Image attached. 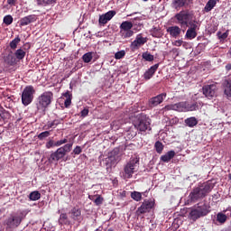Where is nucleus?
Masks as SVG:
<instances>
[{"instance_id": "obj_1", "label": "nucleus", "mask_w": 231, "mask_h": 231, "mask_svg": "<svg viewBox=\"0 0 231 231\" xmlns=\"http://www.w3.org/2000/svg\"><path fill=\"white\" fill-rule=\"evenodd\" d=\"M175 18L177 19L179 24H180L181 26L189 25L185 33V38L189 39V41L197 38V30H199V26L198 25L199 23L197 19H193L194 14H191V12H189V10H181L180 12H179V14H175Z\"/></svg>"}, {"instance_id": "obj_2", "label": "nucleus", "mask_w": 231, "mask_h": 231, "mask_svg": "<svg viewBox=\"0 0 231 231\" xmlns=\"http://www.w3.org/2000/svg\"><path fill=\"white\" fill-rule=\"evenodd\" d=\"M214 188L215 184L210 180L202 182L199 184L197 188L192 189L189 195V198L192 202L200 201V199L208 197V193H210Z\"/></svg>"}, {"instance_id": "obj_3", "label": "nucleus", "mask_w": 231, "mask_h": 231, "mask_svg": "<svg viewBox=\"0 0 231 231\" xmlns=\"http://www.w3.org/2000/svg\"><path fill=\"white\" fill-rule=\"evenodd\" d=\"M140 167V157L136 155L132 156L128 162L124 165L121 175L123 179H133L134 174L138 172Z\"/></svg>"}, {"instance_id": "obj_4", "label": "nucleus", "mask_w": 231, "mask_h": 231, "mask_svg": "<svg viewBox=\"0 0 231 231\" xmlns=\"http://www.w3.org/2000/svg\"><path fill=\"white\" fill-rule=\"evenodd\" d=\"M210 211L211 207L208 204H206V202H199V204L191 209L189 217L192 221H197L199 217L208 215Z\"/></svg>"}, {"instance_id": "obj_5", "label": "nucleus", "mask_w": 231, "mask_h": 231, "mask_svg": "<svg viewBox=\"0 0 231 231\" xmlns=\"http://www.w3.org/2000/svg\"><path fill=\"white\" fill-rule=\"evenodd\" d=\"M53 94L52 92H43L37 98L36 107L38 110L44 111L52 103Z\"/></svg>"}, {"instance_id": "obj_6", "label": "nucleus", "mask_w": 231, "mask_h": 231, "mask_svg": "<svg viewBox=\"0 0 231 231\" xmlns=\"http://www.w3.org/2000/svg\"><path fill=\"white\" fill-rule=\"evenodd\" d=\"M73 143H67L64 144V146H60V148H58V150L55 151V152H52L50 155L49 162H59V160L63 159L67 152H69L72 150Z\"/></svg>"}, {"instance_id": "obj_7", "label": "nucleus", "mask_w": 231, "mask_h": 231, "mask_svg": "<svg viewBox=\"0 0 231 231\" xmlns=\"http://www.w3.org/2000/svg\"><path fill=\"white\" fill-rule=\"evenodd\" d=\"M35 94V88L33 86H26L22 93V102L23 106H29L32 103Z\"/></svg>"}, {"instance_id": "obj_8", "label": "nucleus", "mask_w": 231, "mask_h": 231, "mask_svg": "<svg viewBox=\"0 0 231 231\" xmlns=\"http://www.w3.org/2000/svg\"><path fill=\"white\" fill-rule=\"evenodd\" d=\"M120 151L118 148H115L110 152L108 156L105 159V164L106 169L112 168V166L116 165L120 162Z\"/></svg>"}, {"instance_id": "obj_9", "label": "nucleus", "mask_w": 231, "mask_h": 231, "mask_svg": "<svg viewBox=\"0 0 231 231\" xmlns=\"http://www.w3.org/2000/svg\"><path fill=\"white\" fill-rule=\"evenodd\" d=\"M155 207V200L152 199H144L140 207H138L136 210L137 216L144 215L145 213H149Z\"/></svg>"}, {"instance_id": "obj_10", "label": "nucleus", "mask_w": 231, "mask_h": 231, "mask_svg": "<svg viewBox=\"0 0 231 231\" xmlns=\"http://www.w3.org/2000/svg\"><path fill=\"white\" fill-rule=\"evenodd\" d=\"M135 127L139 132H146L147 130H151V119L147 117L146 115H142L138 121L135 124Z\"/></svg>"}, {"instance_id": "obj_11", "label": "nucleus", "mask_w": 231, "mask_h": 231, "mask_svg": "<svg viewBox=\"0 0 231 231\" xmlns=\"http://www.w3.org/2000/svg\"><path fill=\"white\" fill-rule=\"evenodd\" d=\"M133 27L134 23L131 21H124L120 24V33H122L123 38H131L133 36Z\"/></svg>"}, {"instance_id": "obj_12", "label": "nucleus", "mask_w": 231, "mask_h": 231, "mask_svg": "<svg viewBox=\"0 0 231 231\" xmlns=\"http://www.w3.org/2000/svg\"><path fill=\"white\" fill-rule=\"evenodd\" d=\"M22 221H23L22 216L11 215L5 220V225H6L7 228H17L19 226V225H21Z\"/></svg>"}, {"instance_id": "obj_13", "label": "nucleus", "mask_w": 231, "mask_h": 231, "mask_svg": "<svg viewBox=\"0 0 231 231\" xmlns=\"http://www.w3.org/2000/svg\"><path fill=\"white\" fill-rule=\"evenodd\" d=\"M162 110L165 112H169L170 110H174L175 112H186V101H181L175 104H168V106L162 107Z\"/></svg>"}, {"instance_id": "obj_14", "label": "nucleus", "mask_w": 231, "mask_h": 231, "mask_svg": "<svg viewBox=\"0 0 231 231\" xmlns=\"http://www.w3.org/2000/svg\"><path fill=\"white\" fill-rule=\"evenodd\" d=\"M202 90L203 94L207 98H214L217 91V84H206L205 86H203Z\"/></svg>"}, {"instance_id": "obj_15", "label": "nucleus", "mask_w": 231, "mask_h": 231, "mask_svg": "<svg viewBox=\"0 0 231 231\" xmlns=\"http://www.w3.org/2000/svg\"><path fill=\"white\" fill-rule=\"evenodd\" d=\"M166 97V93L159 94L156 95V97H150V99L148 100V106L151 108L157 107L160 104L163 103Z\"/></svg>"}, {"instance_id": "obj_16", "label": "nucleus", "mask_w": 231, "mask_h": 231, "mask_svg": "<svg viewBox=\"0 0 231 231\" xmlns=\"http://www.w3.org/2000/svg\"><path fill=\"white\" fill-rule=\"evenodd\" d=\"M115 14H116V10H109L106 14H100L99 16V25L107 24L108 21L114 18Z\"/></svg>"}, {"instance_id": "obj_17", "label": "nucleus", "mask_w": 231, "mask_h": 231, "mask_svg": "<svg viewBox=\"0 0 231 231\" xmlns=\"http://www.w3.org/2000/svg\"><path fill=\"white\" fill-rule=\"evenodd\" d=\"M70 217L73 219V221H77L79 223L83 221L82 217V210L79 208V207H73L71 210L69 211Z\"/></svg>"}, {"instance_id": "obj_18", "label": "nucleus", "mask_w": 231, "mask_h": 231, "mask_svg": "<svg viewBox=\"0 0 231 231\" xmlns=\"http://www.w3.org/2000/svg\"><path fill=\"white\" fill-rule=\"evenodd\" d=\"M37 19V14H28L27 16L20 19V26L24 27L25 25L32 24V23H35Z\"/></svg>"}, {"instance_id": "obj_19", "label": "nucleus", "mask_w": 231, "mask_h": 231, "mask_svg": "<svg viewBox=\"0 0 231 231\" xmlns=\"http://www.w3.org/2000/svg\"><path fill=\"white\" fill-rule=\"evenodd\" d=\"M147 41V37H143L142 34H138L135 38V41L132 42L131 47L134 49L142 47V45H144Z\"/></svg>"}, {"instance_id": "obj_20", "label": "nucleus", "mask_w": 231, "mask_h": 231, "mask_svg": "<svg viewBox=\"0 0 231 231\" xmlns=\"http://www.w3.org/2000/svg\"><path fill=\"white\" fill-rule=\"evenodd\" d=\"M158 68H159V63H156L155 65L151 66L150 69L145 70L143 75L144 79L150 80V79H152L155 74V72L158 70Z\"/></svg>"}, {"instance_id": "obj_21", "label": "nucleus", "mask_w": 231, "mask_h": 231, "mask_svg": "<svg viewBox=\"0 0 231 231\" xmlns=\"http://www.w3.org/2000/svg\"><path fill=\"white\" fill-rule=\"evenodd\" d=\"M167 32L172 38H178L180 35L181 28L178 27V25H174L172 27H168Z\"/></svg>"}, {"instance_id": "obj_22", "label": "nucleus", "mask_w": 231, "mask_h": 231, "mask_svg": "<svg viewBox=\"0 0 231 231\" xmlns=\"http://www.w3.org/2000/svg\"><path fill=\"white\" fill-rule=\"evenodd\" d=\"M175 155H176L175 151L171 150V151H168L166 154L162 155L161 160L165 163H168L171 160L174 159Z\"/></svg>"}, {"instance_id": "obj_23", "label": "nucleus", "mask_w": 231, "mask_h": 231, "mask_svg": "<svg viewBox=\"0 0 231 231\" xmlns=\"http://www.w3.org/2000/svg\"><path fill=\"white\" fill-rule=\"evenodd\" d=\"M184 123L186 124L187 127L193 128V127H196L198 125L199 121H198L197 117L191 116V117H187L184 120Z\"/></svg>"}, {"instance_id": "obj_24", "label": "nucleus", "mask_w": 231, "mask_h": 231, "mask_svg": "<svg viewBox=\"0 0 231 231\" xmlns=\"http://www.w3.org/2000/svg\"><path fill=\"white\" fill-rule=\"evenodd\" d=\"M217 36L220 43H225L229 36V30L225 32H217Z\"/></svg>"}, {"instance_id": "obj_25", "label": "nucleus", "mask_w": 231, "mask_h": 231, "mask_svg": "<svg viewBox=\"0 0 231 231\" xmlns=\"http://www.w3.org/2000/svg\"><path fill=\"white\" fill-rule=\"evenodd\" d=\"M63 98H65L64 100V106L65 107H69V106H71V101H72V94H70L69 90H67V92H65V94L62 95Z\"/></svg>"}, {"instance_id": "obj_26", "label": "nucleus", "mask_w": 231, "mask_h": 231, "mask_svg": "<svg viewBox=\"0 0 231 231\" xmlns=\"http://www.w3.org/2000/svg\"><path fill=\"white\" fill-rule=\"evenodd\" d=\"M199 106L198 103L189 104L185 101V112H194L199 110Z\"/></svg>"}, {"instance_id": "obj_27", "label": "nucleus", "mask_w": 231, "mask_h": 231, "mask_svg": "<svg viewBox=\"0 0 231 231\" xmlns=\"http://www.w3.org/2000/svg\"><path fill=\"white\" fill-rule=\"evenodd\" d=\"M187 3V0H172V7L176 10H180L183 5H185Z\"/></svg>"}, {"instance_id": "obj_28", "label": "nucleus", "mask_w": 231, "mask_h": 231, "mask_svg": "<svg viewBox=\"0 0 231 231\" xmlns=\"http://www.w3.org/2000/svg\"><path fill=\"white\" fill-rule=\"evenodd\" d=\"M5 62L8 66H14L16 65V58L13 54H8L5 57Z\"/></svg>"}, {"instance_id": "obj_29", "label": "nucleus", "mask_w": 231, "mask_h": 231, "mask_svg": "<svg viewBox=\"0 0 231 231\" xmlns=\"http://www.w3.org/2000/svg\"><path fill=\"white\" fill-rule=\"evenodd\" d=\"M25 56H26V51L22 50V48H19V50H16L14 51L15 61H16V59L18 60H23Z\"/></svg>"}, {"instance_id": "obj_30", "label": "nucleus", "mask_w": 231, "mask_h": 231, "mask_svg": "<svg viewBox=\"0 0 231 231\" xmlns=\"http://www.w3.org/2000/svg\"><path fill=\"white\" fill-rule=\"evenodd\" d=\"M215 5H217V0H208L204 7L205 12H211Z\"/></svg>"}, {"instance_id": "obj_31", "label": "nucleus", "mask_w": 231, "mask_h": 231, "mask_svg": "<svg viewBox=\"0 0 231 231\" xmlns=\"http://www.w3.org/2000/svg\"><path fill=\"white\" fill-rule=\"evenodd\" d=\"M131 198L134 201H142L143 199V193L141 191H131Z\"/></svg>"}, {"instance_id": "obj_32", "label": "nucleus", "mask_w": 231, "mask_h": 231, "mask_svg": "<svg viewBox=\"0 0 231 231\" xmlns=\"http://www.w3.org/2000/svg\"><path fill=\"white\" fill-rule=\"evenodd\" d=\"M59 124H60V119H54L52 122H47L44 127L46 130H50V128H56Z\"/></svg>"}, {"instance_id": "obj_33", "label": "nucleus", "mask_w": 231, "mask_h": 231, "mask_svg": "<svg viewBox=\"0 0 231 231\" xmlns=\"http://www.w3.org/2000/svg\"><path fill=\"white\" fill-rule=\"evenodd\" d=\"M38 5H51L57 3V0H35Z\"/></svg>"}, {"instance_id": "obj_34", "label": "nucleus", "mask_w": 231, "mask_h": 231, "mask_svg": "<svg viewBox=\"0 0 231 231\" xmlns=\"http://www.w3.org/2000/svg\"><path fill=\"white\" fill-rule=\"evenodd\" d=\"M217 221L219 224H225L227 221V216L225 213L219 212L217 214Z\"/></svg>"}, {"instance_id": "obj_35", "label": "nucleus", "mask_w": 231, "mask_h": 231, "mask_svg": "<svg viewBox=\"0 0 231 231\" xmlns=\"http://www.w3.org/2000/svg\"><path fill=\"white\" fill-rule=\"evenodd\" d=\"M42 195L40 191H31V193L29 194L31 201H38V199H40Z\"/></svg>"}, {"instance_id": "obj_36", "label": "nucleus", "mask_w": 231, "mask_h": 231, "mask_svg": "<svg viewBox=\"0 0 231 231\" xmlns=\"http://www.w3.org/2000/svg\"><path fill=\"white\" fill-rule=\"evenodd\" d=\"M10 118H11L10 112H7L6 110H3L2 112H0V121L6 122Z\"/></svg>"}, {"instance_id": "obj_37", "label": "nucleus", "mask_w": 231, "mask_h": 231, "mask_svg": "<svg viewBox=\"0 0 231 231\" xmlns=\"http://www.w3.org/2000/svg\"><path fill=\"white\" fill-rule=\"evenodd\" d=\"M224 94L226 95L227 98H231V81L226 82L224 88Z\"/></svg>"}, {"instance_id": "obj_38", "label": "nucleus", "mask_w": 231, "mask_h": 231, "mask_svg": "<svg viewBox=\"0 0 231 231\" xmlns=\"http://www.w3.org/2000/svg\"><path fill=\"white\" fill-rule=\"evenodd\" d=\"M19 42H21V37H14L12 42H10L9 45L12 50H15L18 47Z\"/></svg>"}, {"instance_id": "obj_39", "label": "nucleus", "mask_w": 231, "mask_h": 231, "mask_svg": "<svg viewBox=\"0 0 231 231\" xmlns=\"http://www.w3.org/2000/svg\"><path fill=\"white\" fill-rule=\"evenodd\" d=\"M69 216L67 213H61L59 219V224L67 225L68 224Z\"/></svg>"}, {"instance_id": "obj_40", "label": "nucleus", "mask_w": 231, "mask_h": 231, "mask_svg": "<svg viewBox=\"0 0 231 231\" xmlns=\"http://www.w3.org/2000/svg\"><path fill=\"white\" fill-rule=\"evenodd\" d=\"M3 23L5 24V25H11L13 24L14 23V18L11 14H6L5 16V18L3 19Z\"/></svg>"}, {"instance_id": "obj_41", "label": "nucleus", "mask_w": 231, "mask_h": 231, "mask_svg": "<svg viewBox=\"0 0 231 231\" xmlns=\"http://www.w3.org/2000/svg\"><path fill=\"white\" fill-rule=\"evenodd\" d=\"M82 59L85 63H89V61H91L93 59V52H86V54L83 55Z\"/></svg>"}, {"instance_id": "obj_42", "label": "nucleus", "mask_w": 231, "mask_h": 231, "mask_svg": "<svg viewBox=\"0 0 231 231\" xmlns=\"http://www.w3.org/2000/svg\"><path fill=\"white\" fill-rule=\"evenodd\" d=\"M163 143H162V142L157 141L155 142V150L159 154H162V151H163Z\"/></svg>"}, {"instance_id": "obj_43", "label": "nucleus", "mask_w": 231, "mask_h": 231, "mask_svg": "<svg viewBox=\"0 0 231 231\" xmlns=\"http://www.w3.org/2000/svg\"><path fill=\"white\" fill-rule=\"evenodd\" d=\"M143 59H144V60L146 61H153L154 56H152V54H151L150 52H143Z\"/></svg>"}, {"instance_id": "obj_44", "label": "nucleus", "mask_w": 231, "mask_h": 231, "mask_svg": "<svg viewBox=\"0 0 231 231\" xmlns=\"http://www.w3.org/2000/svg\"><path fill=\"white\" fill-rule=\"evenodd\" d=\"M125 56V50L117 51V52L115 53V59H116L117 60H119L120 59H124Z\"/></svg>"}, {"instance_id": "obj_45", "label": "nucleus", "mask_w": 231, "mask_h": 231, "mask_svg": "<svg viewBox=\"0 0 231 231\" xmlns=\"http://www.w3.org/2000/svg\"><path fill=\"white\" fill-rule=\"evenodd\" d=\"M51 134L50 131H43L42 133H40L38 135V139L40 141H43V139H46V137H49Z\"/></svg>"}, {"instance_id": "obj_46", "label": "nucleus", "mask_w": 231, "mask_h": 231, "mask_svg": "<svg viewBox=\"0 0 231 231\" xmlns=\"http://www.w3.org/2000/svg\"><path fill=\"white\" fill-rule=\"evenodd\" d=\"M81 152H82V148H81V146L77 145V146L74 148L72 154L79 155V154H81Z\"/></svg>"}, {"instance_id": "obj_47", "label": "nucleus", "mask_w": 231, "mask_h": 231, "mask_svg": "<svg viewBox=\"0 0 231 231\" xmlns=\"http://www.w3.org/2000/svg\"><path fill=\"white\" fill-rule=\"evenodd\" d=\"M94 201L96 206H100L101 204H103L104 199L102 197H100V195H98Z\"/></svg>"}, {"instance_id": "obj_48", "label": "nucleus", "mask_w": 231, "mask_h": 231, "mask_svg": "<svg viewBox=\"0 0 231 231\" xmlns=\"http://www.w3.org/2000/svg\"><path fill=\"white\" fill-rule=\"evenodd\" d=\"M68 139H61L60 141L55 142V146H61L64 145V143L68 144Z\"/></svg>"}, {"instance_id": "obj_49", "label": "nucleus", "mask_w": 231, "mask_h": 231, "mask_svg": "<svg viewBox=\"0 0 231 231\" xmlns=\"http://www.w3.org/2000/svg\"><path fill=\"white\" fill-rule=\"evenodd\" d=\"M88 113H89L88 108H84L83 110H81V116L83 118H86V116H88Z\"/></svg>"}, {"instance_id": "obj_50", "label": "nucleus", "mask_w": 231, "mask_h": 231, "mask_svg": "<svg viewBox=\"0 0 231 231\" xmlns=\"http://www.w3.org/2000/svg\"><path fill=\"white\" fill-rule=\"evenodd\" d=\"M52 146H56L54 141L51 140V141L47 142L46 148L50 149V148H52Z\"/></svg>"}, {"instance_id": "obj_51", "label": "nucleus", "mask_w": 231, "mask_h": 231, "mask_svg": "<svg viewBox=\"0 0 231 231\" xmlns=\"http://www.w3.org/2000/svg\"><path fill=\"white\" fill-rule=\"evenodd\" d=\"M182 43H183V41L181 40L172 42V45H174L175 47H181Z\"/></svg>"}, {"instance_id": "obj_52", "label": "nucleus", "mask_w": 231, "mask_h": 231, "mask_svg": "<svg viewBox=\"0 0 231 231\" xmlns=\"http://www.w3.org/2000/svg\"><path fill=\"white\" fill-rule=\"evenodd\" d=\"M18 0H7V5H15Z\"/></svg>"}, {"instance_id": "obj_53", "label": "nucleus", "mask_w": 231, "mask_h": 231, "mask_svg": "<svg viewBox=\"0 0 231 231\" xmlns=\"http://www.w3.org/2000/svg\"><path fill=\"white\" fill-rule=\"evenodd\" d=\"M225 213H226V217H231V207H228V208L225 210Z\"/></svg>"}, {"instance_id": "obj_54", "label": "nucleus", "mask_w": 231, "mask_h": 231, "mask_svg": "<svg viewBox=\"0 0 231 231\" xmlns=\"http://www.w3.org/2000/svg\"><path fill=\"white\" fill-rule=\"evenodd\" d=\"M217 25H213V27H211V32L212 33H215L216 32H217Z\"/></svg>"}, {"instance_id": "obj_55", "label": "nucleus", "mask_w": 231, "mask_h": 231, "mask_svg": "<svg viewBox=\"0 0 231 231\" xmlns=\"http://www.w3.org/2000/svg\"><path fill=\"white\" fill-rule=\"evenodd\" d=\"M226 71H231V63L226 65Z\"/></svg>"}, {"instance_id": "obj_56", "label": "nucleus", "mask_w": 231, "mask_h": 231, "mask_svg": "<svg viewBox=\"0 0 231 231\" xmlns=\"http://www.w3.org/2000/svg\"><path fill=\"white\" fill-rule=\"evenodd\" d=\"M102 230H103V229H102L101 226H99V228L95 229V231H102Z\"/></svg>"}, {"instance_id": "obj_57", "label": "nucleus", "mask_w": 231, "mask_h": 231, "mask_svg": "<svg viewBox=\"0 0 231 231\" xmlns=\"http://www.w3.org/2000/svg\"><path fill=\"white\" fill-rule=\"evenodd\" d=\"M172 51H173V52L178 51L177 48H173V49H172Z\"/></svg>"}, {"instance_id": "obj_58", "label": "nucleus", "mask_w": 231, "mask_h": 231, "mask_svg": "<svg viewBox=\"0 0 231 231\" xmlns=\"http://www.w3.org/2000/svg\"><path fill=\"white\" fill-rule=\"evenodd\" d=\"M228 54L231 56V47L229 48Z\"/></svg>"}, {"instance_id": "obj_59", "label": "nucleus", "mask_w": 231, "mask_h": 231, "mask_svg": "<svg viewBox=\"0 0 231 231\" xmlns=\"http://www.w3.org/2000/svg\"><path fill=\"white\" fill-rule=\"evenodd\" d=\"M228 179H229V180H231V173H229V175H228Z\"/></svg>"}, {"instance_id": "obj_60", "label": "nucleus", "mask_w": 231, "mask_h": 231, "mask_svg": "<svg viewBox=\"0 0 231 231\" xmlns=\"http://www.w3.org/2000/svg\"><path fill=\"white\" fill-rule=\"evenodd\" d=\"M107 231H115L114 229H112V228H109V229H107Z\"/></svg>"}, {"instance_id": "obj_61", "label": "nucleus", "mask_w": 231, "mask_h": 231, "mask_svg": "<svg viewBox=\"0 0 231 231\" xmlns=\"http://www.w3.org/2000/svg\"><path fill=\"white\" fill-rule=\"evenodd\" d=\"M133 14H128V16H133Z\"/></svg>"}, {"instance_id": "obj_62", "label": "nucleus", "mask_w": 231, "mask_h": 231, "mask_svg": "<svg viewBox=\"0 0 231 231\" xmlns=\"http://www.w3.org/2000/svg\"><path fill=\"white\" fill-rule=\"evenodd\" d=\"M134 19H138V20H140V18H134Z\"/></svg>"}, {"instance_id": "obj_63", "label": "nucleus", "mask_w": 231, "mask_h": 231, "mask_svg": "<svg viewBox=\"0 0 231 231\" xmlns=\"http://www.w3.org/2000/svg\"><path fill=\"white\" fill-rule=\"evenodd\" d=\"M143 1H149V0H143Z\"/></svg>"}, {"instance_id": "obj_64", "label": "nucleus", "mask_w": 231, "mask_h": 231, "mask_svg": "<svg viewBox=\"0 0 231 231\" xmlns=\"http://www.w3.org/2000/svg\"><path fill=\"white\" fill-rule=\"evenodd\" d=\"M216 1H220V0H216Z\"/></svg>"}]
</instances>
